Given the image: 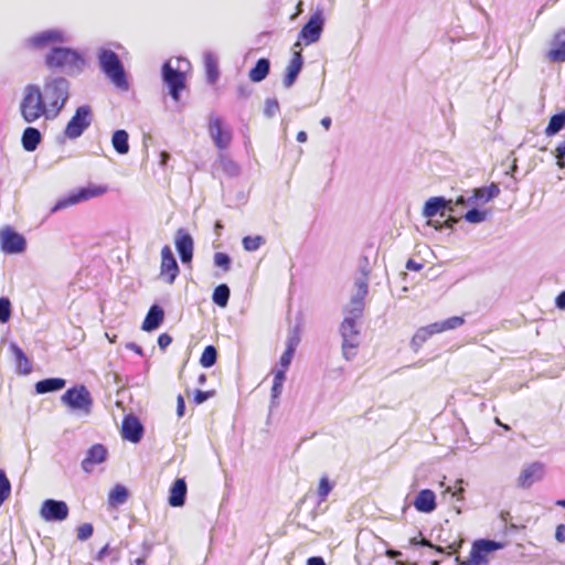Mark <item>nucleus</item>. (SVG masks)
<instances>
[{"label":"nucleus","instance_id":"1","mask_svg":"<svg viewBox=\"0 0 565 565\" xmlns=\"http://www.w3.org/2000/svg\"><path fill=\"white\" fill-rule=\"evenodd\" d=\"M68 90L70 83L63 77H51L45 81L42 96L49 116L55 118L60 114L68 99Z\"/></svg>","mask_w":565,"mask_h":565},{"label":"nucleus","instance_id":"2","mask_svg":"<svg viewBox=\"0 0 565 565\" xmlns=\"http://www.w3.org/2000/svg\"><path fill=\"white\" fill-rule=\"evenodd\" d=\"M19 109L25 122H34L42 116L52 118L49 116V109L43 102L40 87L34 84H29L23 88V96Z\"/></svg>","mask_w":565,"mask_h":565},{"label":"nucleus","instance_id":"3","mask_svg":"<svg viewBox=\"0 0 565 565\" xmlns=\"http://www.w3.org/2000/svg\"><path fill=\"white\" fill-rule=\"evenodd\" d=\"M189 71L190 63L183 58H170L162 67L163 81L175 102L179 100V94L184 88L185 75Z\"/></svg>","mask_w":565,"mask_h":565},{"label":"nucleus","instance_id":"4","mask_svg":"<svg viewBox=\"0 0 565 565\" xmlns=\"http://www.w3.org/2000/svg\"><path fill=\"white\" fill-rule=\"evenodd\" d=\"M46 63L50 67L62 68L68 74L78 73L84 65L76 52L64 47L53 49L46 56Z\"/></svg>","mask_w":565,"mask_h":565},{"label":"nucleus","instance_id":"5","mask_svg":"<svg viewBox=\"0 0 565 565\" xmlns=\"http://www.w3.org/2000/svg\"><path fill=\"white\" fill-rule=\"evenodd\" d=\"M61 399L63 404L81 415L87 416L90 413L92 397L85 386L67 390Z\"/></svg>","mask_w":565,"mask_h":565},{"label":"nucleus","instance_id":"6","mask_svg":"<svg viewBox=\"0 0 565 565\" xmlns=\"http://www.w3.org/2000/svg\"><path fill=\"white\" fill-rule=\"evenodd\" d=\"M99 62L103 71L116 86L126 87L122 66L114 52L103 50L99 54Z\"/></svg>","mask_w":565,"mask_h":565},{"label":"nucleus","instance_id":"7","mask_svg":"<svg viewBox=\"0 0 565 565\" xmlns=\"http://www.w3.org/2000/svg\"><path fill=\"white\" fill-rule=\"evenodd\" d=\"M451 201H446L441 196H434L426 201L423 215L427 218V225L440 230L443 228V224L439 221L434 220L435 216L439 215L441 217L446 216V212H452L454 209L449 206Z\"/></svg>","mask_w":565,"mask_h":565},{"label":"nucleus","instance_id":"8","mask_svg":"<svg viewBox=\"0 0 565 565\" xmlns=\"http://www.w3.org/2000/svg\"><path fill=\"white\" fill-rule=\"evenodd\" d=\"M502 543L491 540H479L472 544L469 557L463 565H487L490 553L501 550Z\"/></svg>","mask_w":565,"mask_h":565},{"label":"nucleus","instance_id":"9","mask_svg":"<svg viewBox=\"0 0 565 565\" xmlns=\"http://www.w3.org/2000/svg\"><path fill=\"white\" fill-rule=\"evenodd\" d=\"M323 22V17L320 11L312 14L309 21L301 29L299 40L294 44V49L300 50L301 41L305 45H310L319 41L322 33Z\"/></svg>","mask_w":565,"mask_h":565},{"label":"nucleus","instance_id":"10","mask_svg":"<svg viewBox=\"0 0 565 565\" xmlns=\"http://www.w3.org/2000/svg\"><path fill=\"white\" fill-rule=\"evenodd\" d=\"M92 122V109L89 106H81L65 127V136L70 139L78 138Z\"/></svg>","mask_w":565,"mask_h":565},{"label":"nucleus","instance_id":"11","mask_svg":"<svg viewBox=\"0 0 565 565\" xmlns=\"http://www.w3.org/2000/svg\"><path fill=\"white\" fill-rule=\"evenodd\" d=\"M360 317H355L353 315H350L349 312H345V317L341 323L340 331L343 338V355L345 359H350L352 355H354V349L356 348V342L354 341V337L358 334L356 329V320Z\"/></svg>","mask_w":565,"mask_h":565},{"label":"nucleus","instance_id":"12","mask_svg":"<svg viewBox=\"0 0 565 565\" xmlns=\"http://www.w3.org/2000/svg\"><path fill=\"white\" fill-rule=\"evenodd\" d=\"M26 248V241L20 233L7 226L0 230V249L4 254H21Z\"/></svg>","mask_w":565,"mask_h":565},{"label":"nucleus","instance_id":"13","mask_svg":"<svg viewBox=\"0 0 565 565\" xmlns=\"http://www.w3.org/2000/svg\"><path fill=\"white\" fill-rule=\"evenodd\" d=\"M70 513L66 502L54 499H46L42 502L39 514L45 522H62Z\"/></svg>","mask_w":565,"mask_h":565},{"label":"nucleus","instance_id":"14","mask_svg":"<svg viewBox=\"0 0 565 565\" xmlns=\"http://www.w3.org/2000/svg\"><path fill=\"white\" fill-rule=\"evenodd\" d=\"M367 286L369 279L365 275H362L355 280L350 302L344 312H349L355 317H361L364 307V298L367 295Z\"/></svg>","mask_w":565,"mask_h":565},{"label":"nucleus","instance_id":"15","mask_svg":"<svg viewBox=\"0 0 565 565\" xmlns=\"http://www.w3.org/2000/svg\"><path fill=\"white\" fill-rule=\"evenodd\" d=\"M499 194H500L499 185L497 183H491L488 186L473 189L472 195L468 200H465L463 196H459L456 200V204L457 205L484 204V203H488L489 201L495 199L497 196H499Z\"/></svg>","mask_w":565,"mask_h":565},{"label":"nucleus","instance_id":"16","mask_svg":"<svg viewBox=\"0 0 565 565\" xmlns=\"http://www.w3.org/2000/svg\"><path fill=\"white\" fill-rule=\"evenodd\" d=\"M179 274V266L169 246L161 249L160 277L163 281L171 285Z\"/></svg>","mask_w":565,"mask_h":565},{"label":"nucleus","instance_id":"17","mask_svg":"<svg viewBox=\"0 0 565 565\" xmlns=\"http://www.w3.org/2000/svg\"><path fill=\"white\" fill-rule=\"evenodd\" d=\"M545 58L552 63L565 62V31H556L550 39L547 44Z\"/></svg>","mask_w":565,"mask_h":565},{"label":"nucleus","instance_id":"18","mask_svg":"<svg viewBox=\"0 0 565 565\" xmlns=\"http://www.w3.org/2000/svg\"><path fill=\"white\" fill-rule=\"evenodd\" d=\"M209 135L217 148H226L231 141V132L226 129L218 117H209Z\"/></svg>","mask_w":565,"mask_h":565},{"label":"nucleus","instance_id":"19","mask_svg":"<svg viewBox=\"0 0 565 565\" xmlns=\"http://www.w3.org/2000/svg\"><path fill=\"white\" fill-rule=\"evenodd\" d=\"M175 248L182 263H190L193 256V239L182 230H179L174 239Z\"/></svg>","mask_w":565,"mask_h":565},{"label":"nucleus","instance_id":"20","mask_svg":"<svg viewBox=\"0 0 565 565\" xmlns=\"http://www.w3.org/2000/svg\"><path fill=\"white\" fill-rule=\"evenodd\" d=\"M142 426L136 417L127 416L121 425V436L131 443H138L142 437Z\"/></svg>","mask_w":565,"mask_h":565},{"label":"nucleus","instance_id":"21","mask_svg":"<svg viewBox=\"0 0 565 565\" xmlns=\"http://www.w3.org/2000/svg\"><path fill=\"white\" fill-rule=\"evenodd\" d=\"M414 507L418 512L431 513L437 507L436 494L429 489L420 490L414 500Z\"/></svg>","mask_w":565,"mask_h":565},{"label":"nucleus","instance_id":"22","mask_svg":"<svg viewBox=\"0 0 565 565\" xmlns=\"http://www.w3.org/2000/svg\"><path fill=\"white\" fill-rule=\"evenodd\" d=\"M292 50V57L287 66L286 77L282 81L285 87H290L295 83L296 77L302 67V56L300 50L294 47Z\"/></svg>","mask_w":565,"mask_h":565},{"label":"nucleus","instance_id":"23","mask_svg":"<svg viewBox=\"0 0 565 565\" xmlns=\"http://www.w3.org/2000/svg\"><path fill=\"white\" fill-rule=\"evenodd\" d=\"M64 40V34L58 30H47L39 33L38 35L30 39V43L34 47H43L49 45L50 43L62 42Z\"/></svg>","mask_w":565,"mask_h":565},{"label":"nucleus","instance_id":"24","mask_svg":"<svg viewBox=\"0 0 565 565\" xmlns=\"http://www.w3.org/2000/svg\"><path fill=\"white\" fill-rule=\"evenodd\" d=\"M543 472L544 469L541 463H532L521 471L519 482L522 487H530L533 482L543 477Z\"/></svg>","mask_w":565,"mask_h":565},{"label":"nucleus","instance_id":"25","mask_svg":"<svg viewBox=\"0 0 565 565\" xmlns=\"http://www.w3.org/2000/svg\"><path fill=\"white\" fill-rule=\"evenodd\" d=\"M107 450L102 445L93 446L83 460L82 466L86 472L92 471L93 466L102 463L106 459Z\"/></svg>","mask_w":565,"mask_h":565},{"label":"nucleus","instance_id":"26","mask_svg":"<svg viewBox=\"0 0 565 565\" xmlns=\"http://www.w3.org/2000/svg\"><path fill=\"white\" fill-rule=\"evenodd\" d=\"M186 494V484L183 479H177L170 489L169 504L174 508L182 507Z\"/></svg>","mask_w":565,"mask_h":565},{"label":"nucleus","instance_id":"27","mask_svg":"<svg viewBox=\"0 0 565 565\" xmlns=\"http://www.w3.org/2000/svg\"><path fill=\"white\" fill-rule=\"evenodd\" d=\"M463 323V318L461 317H450L446 320L434 322L431 324L426 326L429 330L430 335L438 334L448 330L456 329Z\"/></svg>","mask_w":565,"mask_h":565},{"label":"nucleus","instance_id":"28","mask_svg":"<svg viewBox=\"0 0 565 565\" xmlns=\"http://www.w3.org/2000/svg\"><path fill=\"white\" fill-rule=\"evenodd\" d=\"M163 317H164L163 310L157 305L152 306L149 309V311L142 322V330L143 331H152V330L158 329L159 326L161 324V322L163 321Z\"/></svg>","mask_w":565,"mask_h":565},{"label":"nucleus","instance_id":"29","mask_svg":"<svg viewBox=\"0 0 565 565\" xmlns=\"http://www.w3.org/2000/svg\"><path fill=\"white\" fill-rule=\"evenodd\" d=\"M298 343H299V337L296 333L290 334L287 338L286 350L279 359L280 367L278 370H285V372L287 371V369L289 367V365L291 363V360H292V356H294V353H295V350H296V347L298 345Z\"/></svg>","mask_w":565,"mask_h":565},{"label":"nucleus","instance_id":"30","mask_svg":"<svg viewBox=\"0 0 565 565\" xmlns=\"http://www.w3.org/2000/svg\"><path fill=\"white\" fill-rule=\"evenodd\" d=\"M66 382L60 377H52L39 381L35 384V392L38 394H45L50 392L60 391L65 386Z\"/></svg>","mask_w":565,"mask_h":565},{"label":"nucleus","instance_id":"31","mask_svg":"<svg viewBox=\"0 0 565 565\" xmlns=\"http://www.w3.org/2000/svg\"><path fill=\"white\" fill-rule=\"evenodd\" d=\"M10 350L17 361V370L19 374L28 375L32 371L31 363L23 351L14 343L10 344Z\"/></svg>","mask_w":565,"mask_h":565},{"label":"nucleus","instance_id":"32","mask_svg":"<svg viewBox=\"0 0 565 565\" xmlns=\"http://www.w3.org/2000/svg\"><path fill=\"white\" fill-rule=\"evenodd\" d=\"M22 146L26 151H34L41 141V134L33 127H28L22 135Z\"/></svg>","mask_w":565,"mask_h":565},{"label":"nucleus","instance_id":"33","mask_svg":"<svg viewBox=\"0 0 565 565\" xmlns=\"http://www.w3.org/2000/svg\"><path fill=\"white\" fill-rule=\"evenodd\" d=\"M111 145L119 154L129 152L128 134L124 129L116 130L111 136Z\"/></svg>","mask_w":565,"mask_h":565},{"label":"nucleus","instance_id":"34","mask_svg":"<svg viewBox=\"0 0 565 565\" xmlns=\"http://www.w3.org/2000/svg\"><path fill=\"white\" fill-rule=\"evenodd\" d=\"M269 72V61L266 58H260L257 61L256 65L249 72V78L252 82L258 83L262 82Z\"/></svg>","mask_w":565,"mask_h":565},{"label":"nucleus","instance_id":"35","mask_svg":"<svg viewBox=\"0 0 565 565\" xmlns=\"http://www.w3.org/2000/svg\"><path fill=\"white\" fill-rule=\"evenodd\" d=\"M565 127V110L551 117L545 135L551 137L558 134Z\"/></svg>","mask_w":565,"mask_h":565},{"label":"nucleus","instance_id":"36","mask_svg":"<svg viewBox=\"0 0 565 565\" xmlns=\"http://www.w3.org/2000/svg\"><path fill=\"white\" fill-rule=\"evenodd\" d=\"M128 497L127 489L120 484L114 487L108 494V502L113 507L120 505L126 502Z\"/></svg>","mask_w":565,"mask_h":565},{"label":"nucleus","instance_id":"37","mask_svg":"<svg viewBox=\"0 0 565 565\" xmlns=\"http://www.w3.org/2000/svg\"><path fill=\"white\" fill-rule=\"evenodd\" d=\"M273 374H274V382H273L270 393H271L273 401H276L282 392V385H284V382L286 379V372H285V370H274Z\"/></svg>","mask_w":565,"mask_h":565},{"label":"nucleus","instance_id":"38","mask_svg":"<svg viewBox=\"0 0 565 565\" xmlns=\"http://www.w3.org/2000/svg\"><path fill=\"white\" fill-rule=\"evenodd\" d=\"M228 298H230V288L225 284L218 285L214 289L213 295H212L213 301L221 308H225L227 306Z\"/></svg>","mask_w":565,"mask_h":565},{"label":"nucleus","instance_id":"39","mask_svg":"<svg viewBox=\"0 0 565 565\" xmlns=\"http://www.w3.org/2000/svg\"><path fill=\"white\" fill-rule=\"evenodd\" d=\"M79 202H83V198L81 195V192L77 191L76 193H72L65 198L60 199L56 204L52 207V212H56L62 209L70 207L72 205H75Z\"/></svg>","mask_w":565,"mask_h":565},{"label":"nucleus","instance_id":"40","mask_svg":"<svg viewBox=\"0 0 565 565\" xmlns=\"http://www.w3.org/2000/svg\"><path fill=\"white\" fill-rule=\"evenodd\" d=\"M204 64L209 82L214 83L218 76L216 60L209 53L204 56Z\"/></svg>","mask_w":565,"mask_h":565},{"label":"nucleus","instance_id":"41","mask_svg":"<svg viewBox=\"0 0 565 565\" xmlns=\"http://www.w3.org/2000/svg\"><path fill=\"white\" fill-rule=\"evenodd\" d=\"M265 243V239L260 235L256 236H245L242 241L243 247L246 252H255L263 244Z\"/></svg>","mask_w":565,"mask_h":565},{"label":"nucleus","instance_id":"42","mask_svg":"<svg viewBox=\"0 0 565 565\" xmlns=\"http://www.w3.org/2000/svg\"><path fill=\"white\" fill-rule=\"evenodd\" d=\"M488 214V211L471 209L465 214L463 218L470 224H480L487 220Z\"/></svg>","mask_w":565,"mask_h":565},{"label":"nucleus","instance_id":"43","mask_svg":"<svg viewBox=\"0 0 565 565\" xmlns=\"http://www.w3.org/2000/svg\"><path fill=\"white\" fill-rule=\"evenodd\" d=\"M216 349L212 345H207L200 359V363L203 367H211L216 361Z\"/></svg>","mask_w":565,"mask_h":565},{"label":"nucleus","instance_id":"44","mask_svg":"<svg viewBox=\"0 0 565 565\" xmlns=\"http://www.w3.org/2000/svg\"><path fill=\"white\" fill-rule=\"evenodd\" d=\"M11 483L3 470H0V507L10 497Z\"/></svg>","mask_w":565,"mask_h":565},{"label":"nucleus","instance_id":"45","mask_svg":"<svg viewBox=\"0 0 565 565\" xmlns=\"http://www.w3.org/2000/svg\"><path fill=\"white\" fill-rule=\"evenodd\" d=\"M106 191L107 188L102 185H93L79 190L83 201H87L89 199L103 195L104 193H106Z\"/></svg>","mask_w":565,"mask_h":565},{"label":"nucleus","instance_id":"46","mask_svg":"<svg viewBox=\"0 0 565 565\" xmlns=\"http://www.w3.org/2000/svg\"><path fill=\"white\" fill-rule=\"evenodd\" d=\"M429 330L425 327L419 328L412 338V344L415 347H420L430 338Z\"/></svg>","mask_w":565,"mask_h":565},{"label":"nucleus","instance_id":"47","mask_svg":"<svg viewBox=\"0 0 565 565\" xmlns=\"http://www.w3.org/2000/svg\"><path fill=\"white\" fill-rule=\"evenodd\" d=\"M11 303L7 298H0V322L4 323L10 319Z\"/></svg>","mask_w":565,"mask_h":565},{"label":"nucleus","instance_id":"48","mask_svg":"<svg viewBox=\"0 0 565 565\" xmlns=\"http://www.w3.org/2000/svg\"><path fill=\"white\" fill-rule=\"evenodd\" d=\"M553 154L556 159V164L559 169L565 168V141L557 145L554 149Z\"/></svg>","mask_w":565,"mask_h":565},{"label":"nucleus","instance_id":"49","mask_svg":"<svg viewBox=\"0 0 565 565\" xmlns=\"http://www.w3.org/2000/svg\"><path fill=\"white\" fill-rule=\"evenodd\" d=\"M213 260L215 266L223 268L225 271L230 269L231 258L228 255L224 253H215Z\"/></svg>","mask_w":565,"mask_h":565},{"label":"nucleus","instance_id":"50","mask_svg":"<svg viewBox=\"0 0 565 565\" xmlns=\"http://www.w3.org/2000/svg\"><path fill=\"white\" fill-rule=\"evenodd\" d=\"M93 535V526L89 523H84L77 527V537L81 541H86Z\"/></svg>","mask_w":565,"mask_h":565},{"label":"nucleus","instance_id":"51","mask_svg":"<svg viewBox=\"0 0 565 565\" xmlns=\"http://www.w3.org/2000/svg\"><path fill=\"white\" fill-rule=\"evenodd\" d=\"M331 489H332V486L330 484L328 478L327 477L320 478L319 484H318V494L321 498H326L330 493Z\"/></svg>","mask_w":565,"mask_h":565},{"label":"nucleus","instance_id":"52","mask_svg":"<svg viewBox=\"0 0 565 565\" xmlns=\"http://www.w3.org/2000/svg\"><path fill=\"white\" fill-rule=\"evenodd\" d=\"M279 110V105L276 99H267L265 103V109L264 113L267 117L275 116Z\"/></svg>","mask_w":565,"mask_h":565},{"label":"nucleus","instance_id":"53","mask_svg":"<svg viewBox=\"0 0 565 565\" xmlns=\"http://www.w3.org/2000/svg\"><path fill=\"white\" fill-rule=\"evenodd\" d=\"M213 395V392H203L200 390H196L194 392V402L200 405L204 403L206 399H209Z\"/></svg>","mask_w":565,"mask_h":565},{"label":"nucleus","instance_id":"54","mask_svg":"<svg viewBox=\"0 0 565 565\" xmlns=\"http://www.w3.org/2000/svg\"><path fill=\"white\" fill-rule=\"evenodd\" d=\"M171 342L172 338L167 333H162L158 338V345L161 350H164Z\"/></svg>","mask_w":565,"mask_h":565},{"label":"nucleus","instance_id":"55","mask_svg":"<svg viewBox=\"0 0 565 565\" xmlns=\"http://www.w3.org/2000/svg\"><path fill=\"white\" fill-rule=\"evenodd\" d=\"M555 539H556L559 543H564V542H565V525H564V524H559V525L556 527V531H555Z\"/></svg>","mask_w":565,"mask_h":565},{"label":"nucleus","instance_id":"56","mask_svg":"<svg viewBox=\"0 0 565 565\" xmlns=\"http://www.w3.org/2000/svg\"><path fill=\"white\" fill-rule=\"evenodd\" d=\"M184 399L181 395L177 398V414L179 417H182L184 415Z\"/></svg>","mask_w":565,"mask_h":565},{"label":"nucleus","instance_id":"57","mask_svg":"<svg viewBox=\"0 0 565 565\" xmlns=\"http://www.w3.org/2000/svg\"><path fill=\"white\" fill-rule=\"evenodd\" d=\"M406 268L408 270H414V271H418L423 268V264L422 263H417L415 262L414 259H409L407 263H406Z\"/></svg>","mask_w":565,"mask_h":565},{"label":"nucleus","instance_id":"58","mask_svg":"<svg viewBox=\"0 0 565 565\" xmlns=\"http://www.w3.org/2000/svg\"><path fill=\"white\" fill-rule=\"evenodd\" d=\"M556 307L558 309L564 310L565 309V291L561 292L555 300Z\"/></svg>","mask_w":565,"mask_h":565},{"label":"nucleus","instance_id":"59","mask_svg":"<svg viewBox=\"0 0 565 565\" xmlns=\"http://www.w3.org/2000/svg\"><path fill=\"white\" fill-rule=\"evenodd\" d=\"M307 565H326L321 557H310Z\"/></svg>","mask_w":565,"mask_h":565},{"label":"nucleus","instance_id":"60","mask_svg":"<svg viewBox=\"0 0 565 565\" xmlns=\"http://www.w3.org/2000/svg\"><path fill=\"white\" fill-rule=\"evenodd\" d=\"M457 222H458V220H457V218L449 216V217H448L444 223H441V224H443V227H444V226H446V227H452V225H454L455 223H457Z\"/></svg>","mask_w":565,"mask_h":565},{"label":"nucleus","instance_id":"61","mask_svg":"<svg viewBox=\"0 0 565 565\" xmlns=\"http://www.w3.org/2000/svg\"><path fill=\"white\" fill-rule=\"evenodd\" d=\"M320 124H321V126L326 130H328L330 128V126H331V118L330 117H324V118L321 119Z\"/></svg>","mask_w":565,"mask_h":565},{"label":"nucleus","instance_id":"62","mask_svg":"<svg viewBox=\"0 0 565 565\" xmlns=\"http://www.w3.org/2000/svg\"><path fill=\"white\" fill-rule=\"evenodd\" d=\"M518 169V166H516V159L514 158L513 161H512V164L510 167V169L507 171V174L513 177L514 172L516 171Z\"/></svg>","mask_w":565,"mask_h":565},{"label":"nucleus","instance_id":"63","mask_svg":"<svg viewBox=\"0 0 565 565\" xmlns=\"http://www.w3.org/2000/svg\"><path fill=\"white\" fill-rule=\"evenodd\" d=\"M296 139L298 142H306L307 141V134L305 131H299L296 136Z\"/></svg>","mask_w":565,"mask_h":565},{"label":"nucleus","instance_id":"64","mask_svg":"<svg viewBox=\"0 0 565 565\" xmlns=\"http://www.w3.org/2000/svg\"><path fill=\"white\" fill-rule=\"evenodd\" d=\"M386 556L391 557V558H394V557H397L401 555V552L398 551H395V550H387L385 552Z\"/></svg>","mask_w":565,"mask_h":565}]
</instances>
